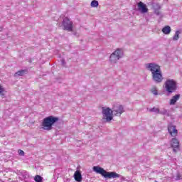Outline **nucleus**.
Instances as JSON below:
<instances>
[{
	"mask_svg": "<svg viewBox=\"0 0 182 182\" xmlns=\"http://www.w3.org/2000/svg\"><path fill=\"white\" fill-rule=\"evenodd\" d=\"M168 132L171 134V137H176L178 134V131L175 125H169L168 127Z\"/></svg>",
	"mask_w": 182,
	"mask_h": 182,
	"instance_id": "10",
	"label": "nucleus"
},
{
	"mask_svg": "<svg viewBox=\"0 0 182 182\" xmlns=\"http://www.w3.org/2000/svg\"><path fill=\"white\" fill-rule=\"evenodd\" d=\"M179 35H180V31H176L175 35L173 37V41H178Z\"/></svg>",
	"mask_w": 182,
	"mask_h": 182,
	"instance_id": "17",
	"label": "nucleus"
},
{
	"mask_svg": "<svg viewBox=\"0 0 182 182\" xmlns=\"http://www.w3.org/2000/svg\"><path fill=\"white\" fill-rule=\"evenodd\" d=\"M93 171L97 173V174H100L105 178H119L120 175L116 172H107L103 168L100 166H93Z\"/></svg>",
	"mask_w": 182,
	"mask_h": 182,
	"instance_id": "2",
	"label": "nucleus"
},
{
	"mask_svg": "<svg viewBox=\"0 0 182 182\" xmlns=\"http://www.w3.org/2000/svg\"><path fill=\"white\" fill-rule=\"evenodd\" d=\"M122 58V50L117 49L109 57V60L112 63H116L119 59Z\"/></svg>",
	"mask_w": 182,
	"mask_h": 182,
	"instance_id": "6",
	"label": "nucleus"
},
{
	"mask_svg": "<svg viewBox=\"0 0 182 182\" xmlns=\"http://www.w3.org/2000/svg\"><path fill=\"white\" fill-rule=\"evenodd\" d=\"M149 112H154L155 113H160V109L156 107H154L149 110Z\"/></svg>",
	"mask_w": 182,
	"mask_h": 182,
	"instance_id": "20",
	"label": "nucleus"
},
{
	"mask_svg": "<svg viewBox=\"0 0 182 182\" xmlns=\"http://www.w3.org/2000/svg\"><path fill=\"white\" fill-rule=\"evenodd\" d=\"M137 6H138L139 11L141 14H147V12H149V9L147 8V6L144 3L139 1L137 4Z\"/></svg>",
	"mask_w": 182,
	"mask_h": 182,
	"instance_id": "11",
	"label": "nucleus"
},
{
	"mask_svg": "<svg viewBox=\"0 0 182 182\" xmlns=\"http://www.w3.org/2000/svg\"><path fill=\"white\" fill-rule=\"evenodd\" d=\"M112 112L114 116H122V113H124V108L122 105H115L113 107Z\"/></svg>",
	"mask_w": 182,
	"mask_h": 182,
	"instance_id": "9",
	"label": "nucleus"
},
{
	"mask_svg": "<svg viewBox=\"0 0 182 182\" xmlns=\"http://www.w3.org/2000/svg\"><path fill=\"white\" fill-rule=\"evenodd\" d=\"M91 6L92 8H96L97 6H99V2L96 0H93L92 2H91Z\"/></svg>",
	"mask_w": 182,
	"mask_h": 182,
	"instance_id": "16",
	"label": "nucleus"
},
{
	"mask_svg": "<svg viewBox=\"0 0 182 182\" xmlns=\"http://www.w3.org/2000/svg\"><path fill=\"white\" fill-rule=\"evenodd\" d=\"M18 151L20 156H25V152L23 150L19 149Z\"/></svg>",
	"mask_w": 182,
	"mask_h": 182,
	"instance_id": "22",
	"label": "nucleus"
},
{
	"mask_svg": "<svg viewBox=\"0 0 182 182\" xmlns=\"http://www.w3.org/2000/svg\"><path fill=\"white\" fill-rule=\"evenodd\" d=\"M171 146L173 149V152L177 153L180 150V141L177 138H173L171 141Z\"/></svg>",
	"mask_w": 182,
	"mask_h": 182,
	"instance_id": "8",
	"label": "nucleus"
},
{
	"mask_svg": "<svg viewBox=\"0 0 182 182\" xmlns=\"http://www.w3.org/2000/svg\"><path fill=\"white\" fill-rule=\"evenodd\" d=\"M25 73H28V70H18L15 73L14 76H23Z\"/></svg>",
	"mask_w": 182,
	"mask_h": 182,
	"instance_id": "15",
	"label": "nucleus"
},
{
	"mask_svg": "<svg viewBox=\"0 0 182 182\" xmlns=\"http://www.w3.org/2000/svg\"><path fill=\"white\" fill-rule=\"evenodd\" d=\"M162 32L164 35H169L170 32H171V28L169 26H166L162 28Z\"/></svg>",
	"mask_w": 182,
	"mask_h": 182,
	"instance_id": "14",
	"label": "nucleus"
},
{
	"mask_svg": "<svg viewBox=\"0 0 182 182\" xmlns=\"http://www.w3.org/2000/svg\"><path fill=\"white\" fill-rule=\"evenodd\" d=\"M59 122V118L54 116H48L43 119L41 127L43 130H52L53 124Z\"/></svg>",
	"mask_w": 182,
	"mask_h": 182,
	"instance_id": "3",
	"label": "nucleus"
},
{
	"mask_svg": "<svg viewBox=\"0 0 182 182\" xmlns=\"http://www.w3.org/2000/svg\"><path fill=\"white\" fill-rule=\"evenodd\" d=\"M43 178H42V176L37 175L34 177V181L36 182H42V180Z\"/></svg>",
	"mask_w": 182,
	"mask_h": 182,
	"instance_id": "18",
	"label": "nucleus"
},
{
	"mask_svg": "<svg viewBox=\"0 0 182 182\" xmlns=\"http://www.w3.org/2000/svg\"><path fill=\"white\" fill-rule=\"evenodd\" d=\"M63 25L64 26V29L65 31H68L69 32H72L73 29V23L70 21V20L68 18H65L63 20Z\"/></svg>",
	"mask_w": 182,
	"mask_h": 182,
	"instance_id": "7",
	"label": "nucleus"
},
{
	"mask_svg": "<svg viewBox=\"0 0 182 182\" xmlns=\"http://www.w3.org/2000/svg\"><path fill=\"white\" fill-rule=\"evenodd\" d=\"M178 100H180V94H177L172 97V98L170 100V105H176Z\"/></svg>",
	"mask_w": 182,
	"mask_h": 182,
	"instance_id": "13",
	"label": "nucleus"
},
{
	"mask_svg": "<svg viewBox=\"0 0 182 182\" xmlns=\"http://www.w3.org/2000/svg\"><path fill=\"white\" fill-rule=\"evenodd\" d=\"M4 92H5V89L0 85V96H4Z\"/></svg>",
	"mask_w": 182,
	"mask_h": 182,
	"instance_id": "21",
	"label": "nucleus"
},
{
	"mask_svg": "<svg viewBox=\"0 0 182 182\" xmlns=\"http://www.w3.org/2000/svg\"><path fill=\"white\" fill-rule=\"evenodd\" d=\"M102 119L106 122H112L113 120V110L109 107H102Z\"/></svg>",
	"mask_w": 182,
	"mask_h": 182,
	"instance_id": "5",
	"label": "nucleus"
},
{
	"mask_svg": "<svg viewBox=\"0 0 182 182\" xmlns=\"http://www.w3.org/2000/svg\"><path fill=\"white\" fill-rule=\"evenodd\" d=\"M165 89L168 93H173L177 90V83L173 80H167L165 82Z\"/></svg>",
	"mask_w": 182,
	"mask_h": 182,
	"instance_id": "4",
	"label": "nucleus"
},
{
	"mask_svg": "<svg viewBox=\"0 0 182 182\" xmlns=\"http://www.w3.org/2000/svg\"><path fill=\"white\" fill-rule=\"evenodd\" d=\"M74 178L75 181L82 182V173H80V171H76L75 172Z\"/></svg>",
	"mask_w": 182,
	"mask_h": 182,
	"instance_id": "12",
	"label": "nucleus"
},
{
	"mask_svg": "<svg viewBox=\"0 0 182 182\" xmlns=\"http://www.w3.org/2000/svg\"><path fill=\"white\" fill-rule=\"evenodd\" d=\"M146 68L148 70H150L152 73V79L154 82L160 83L163 82V75L161 74V69L159 65L154 63H149L146 65Z\"/></svg>",
	"mask_w": 182,
	"mask_h": 182,
	"instance_id": "1",
	"label": "nucleus"
},
{
	"mask_svg": "<svg viewBox=\"0 0 182 182\" xmlns=\"http://www.w3.org/2000/svg\"><path fill=\"white\" fill-rule=\"evenodd\" d=\"M151 93H153V95H159L158 91H157V88L156 87H154L151 89Z\"/></svg>",
	"mask_w": 182,
	"mask_h": 182,
	"instance_id": "19",
	"label": "nucleus"
}]
</instances>
